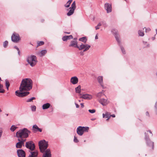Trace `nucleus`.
Wrapping results in <instances>:
<instances>
[{"mask_svg": "<svg viewBox=\"0 0 157 157\" xmlns=\"http://www.w3.org/2000/svg\"><path fill=\"white\" fill-rule=\"evenodd\" d=\"M121 50L122 53L124 54H125V50H124V48L122 47H121Z\"/></svg>", "mask_w": 157, "mask_h": 157, "instance_id": "41", "label": "nucleus"}, {"mask_svg": "<svg viewBox=\"0 0 157 157\" xmlns=\"http://www.w3.org/2000/svg\"><path fill=\"white\" fill-rule=\"evenodd\" d=\"M107 118H108L106 119L107 121H108L110 117H107Z\"/></svg>", "mask_w": 157, "mask_h": 157, "instance_id": "54", "label": "nucleus"}, {"mask_svg": "<svg viewBox=\"0 0 157 157\" xmlns=\"http://www.w3.org/2000/svg\"><path fill=\"white\" fill-rule=\"evenodd\" d=\"M6 115H7V116H8V114H6Z\"/></svg>", "mask_w": 157, "mask_h": 157, "instance_id": "60", "label": "nucleus"}, {"mask_svg": "<svg viewBox=\"0 0 157 157\" xmlns=\"http://www.w3.org/2000/svg\"><path fill=\"white\" fill-rule=\"evenodd\" d=\"M111 6L107 3H106L105 4V8L106 10L108 13L111 12Z\"/></svg>", "mask_w": 157, "mask_h": 157, "instance_id": "13", "label": "nucleus"}, {"mask_svg": "<svg viewBox=\"0 0 157 157\" xmlns=\"http://www.w3.org/2000/svg\"><path fill=\"white\" fill-rule=\"evenodd\" d=\"M111 117H115V115L114 114H112L111 115Z\"/></svg>", "mask_w": 157, "mask_h": 157, "instance_id": "48", "label": "nucleus"}, {"mask_svg": "<svg viewBox=\"0 0 157 157\" xmlns=\"http://www.w3.org/2000/svg\"><path fill=\"white\" fill-rule=\"evenodd\" d=\"M89 112L91 113H93L95 112L96 110L94 109H89L88 110Z\"/></svg>", "mask_w": 157, "mask_h": 157, "instance_id": "36", "label": "nucleus"}, {"mask_svg": "<svg viewBox=\"0 0 157 157\" xmlns=\"http://www.w3.org/2000/svg\"><path fill=\"white\" fill-rule=\"evenodd\" d=\"M66 33L68 34H69L70 33V32H66Z\"/></svg>", "mask_w": 157, "mask_h": 157, "instance_id": "55", "label": "nucleus"}, {"mask_svg": "<svg viewBox=\"0 0 157 157\" xmlns=\"http://www.w3.org/2000/svg\"><path fill=\"white\" fill-rule=\"evenodd\" d=\"M76 8V5L75 2L74 1L71 5V7L69 8L70 9L68 13H67V15L68 16H70L72 15Z\"/></svg>", "mask_w": 157, "mask_h": 157, "instance_id": "7", "label": "nucleus"}, {"mask_svg": "<svg viewBox=\"0 0 157 157\" xmlns=\"http://www.w3.org/2000/svg\"><path fill=\"white\" fill-rule=\"evenodd\" d=\"M30 132L25 128L19 130L16 133V136L21 139L27 138Z\"/></svg>", "mask_w": 157, "mask_h": 157, "instance_id": "2", "label": "nucleus"}, {"mask_svg": "<svg viewBox=\"0 0 157 157\" xmlns=\"http://www.w3.org/2000/svg\"><path fill=\"white\" fill-rule=\"evenodd\" d=\"M31 109L33 111H35L36 109V107L35 106H31Z\"/></svg>", "mask_w": 157, "mask_h": 157, "instance_id": "39", "label": "nucleus"}, {"mask_svg": "<svg viewBox=\"0 0 157 157\" xmlns=\"http://www.w3.org/2000/svg\"><path fill=\"white\" fill-rule=\"evenodd\" d=\"M27 62L32 67L34 66L37 62L36 57L34 56H31L28 57Z\"/></svg>", "mask_w": 157, "mask_h": 157, "instance_id": "3", "label": "nucleus"}, {"mask_svg": "<svg viewBox=\"0 0 157 157\" xmlns=\"http://www.w3.org/2000/svg\"><path fill=\"white\" fill-rule=\"evenodd\" d=\"M2 111V110L0 109V112H1Z\"/></svg>", "mask_w": 157, "mask_h": 157, "instance_id": "57", "label": "nucleus"}, {"mask_svg": "<svg viewBox=\"0 0 157 157\" xmlns=\"http://www.w3.org/2000/svg\"><path fill=\"white\" fill-rule=\"evenodd\" d=\"M98 38V34H97L95 37V39H97Z\"/></svg>", "mask_w": 157, "mask_h": 157, "instance_id": "46", "label": "nucleus"}, {"mask_svg": "<svg viewBox=\"0 0 157 157\" xmlns=\"http://www.w3.org/2000/svg\"><path fill=\"white\" fill-rule=\"evenodd\" d=\"M39 146L41 152L43 153L48 147V142L45 140H41L39 142Z\"/></svg>", "mask_w": 157, "mask_h": 157, "instance_id": "4", "label": "nucleus"}, {"mask_svg": "<svg viewBox=\"0 0 157 157\" xmlns=\"http://www.w3.org/2000/svg\"><path fill=\"white\" fill-rule=\"evenodd\" d=\"M97 79L98 82L99 83L101 86L103 88H105V87L103 85V77L102 76H99L97 78Z\"/></svg>", "mask_w": 157, "mask_h": 157, "instance_id": "16", "label": "nucleus"}, {"mask_svg": "<svg viewBox=\"0 0 157 157\" xmlns=\"http://www.w3.org/2000/svg\"><path fill=\"white\" fill-rule=\"evenodd\" d=\"M81 106L82 108H83L84 107L83 103H81Z\"/></svg>", "mask_w": 157, "mask_h": 157, "instance_id": "47", "label": "nucleus"}, {"mask_svg": "<svg viewBox=\"0 0 157 157\" xmlns=\"http://www.w3.org/2000/svg\"><path fill=\"white\" fill-rule=\"evenodd\" d=\"M80 98L90 100L92 98V96L89 94H86L82 95Z\"/></svg>", "mask_w": 157, "mask_h": 157, "instance_id": "12", "label": "nucleus"}, {"mask_svg": "<svg viewBox=\"0 0 157 157\" xmlns=\"http://www.w3.org/2000/svg\"><path fill=\"white\" fill-rule=\"evenodd\" d=\"M79 40L80 41L86 43V42L87 40L85 37H83L79 38Z\"/></svg>", "mask_w": 157, "mask_h": 157, "instance_id": "29", "label": "nucleus"}, {"mask_svg": "<svg viewBox=\"0 0 157 157\" xmlns=\"http://www.w3.org/2000/svg\"><path fill=\"white\" fill-rule=\"evenodd\" d=\"M104 96L106 97V96L105 95L104 92H99L97 94V97L99 99L100 98H101L103 97Z\"/></svg>", "mask_w": 157, "mask_h": 157, "instance_id": "19", "label": "nucleus"}, {"mask_svg": "<svg viewBox=\"0 0 157 157\" xmlns=\"http://www.w3.org/2000/svg\"><path fill=\"white\" fill-rule=\"evenodd\" d=\"M138 34L140 36H143L144 35V34L143 32H141L140 31H138Z\"/></svg>", "mask_w": 157, "mask_h": 157, "instance_id": "37", "label": "nucleus"}, {"mask_svg": "<svg viewBox=\"0 0 157 157\" xmlns=\"http://www.w3.org/2000/svg\"><path fill=\"white\" fill-rule=\"evenodd\" d=\"M151 145L152 146V149H153V148H154V144H153V143H151Z\"/></svg>", "mask_w": 157, "mask_h": 157, "instance_id": "50", "label": "nucleus"}, {"mask_svg": "<svg viewBox=\"0 0 157 157\" xmlns=\"http://www.w3.org/2000/svg\"><path fill=\"white\" fill-rule=\"evenodd\" d=\"M111 117V114L110 113H108V112H106V113L104 114H103V118L104 117H106V118H107V117Z\"/></svg>", "mask_w": 157, "mask_h": 157, "instance_id": "25", "label": "nucleus"}, {"mask_svg": "<svg viewBox=\"0 0 157 157\" xmlns=\"http://www.w3.org/2000/svg\"><path fill=\"white\" fill-rule=\"evenodd\" d=\"M17 128V127L14 125H13L11 127L10 129L13 132Z\"/></svg>", "mask_w": 157, "mask_h": 157, "instance_id": "33", "label": "nucleus"}, {"mask_svg": "<svg viewBox=\"0 0 157 157\" xmlns=\"http://www.w3.org/2000/svg\"><path fill=\"white\" fill-rule=\"evenodd\" d=\"M8 42L7 41H6L4 42L3 43V46L5 48L6 47V46L8 44Z\"/></svg>", "mask_w": 157, "mask_h": 157, "instance_id": "38", "label": "nucleus"}, {"mask_svg": "<svg viewBox=\"0 0 157 157\" xmlns=\"http://www.w3.org/2000/svg\"><path fill=\"white\" fill-rule=\"evenodd\" d=\"M85 45L81 44L80 46H77V48H78L79 50H82L85 48Z\"/></svg>", "mask_w": 157, "mask_h": 157, "instance_id": "27", "label": "nucleus"}, {"mask_svg": "<svg viewBox=\"0 0 157 157\" xmlns=\"http://www.w3.org/2000/svg\"><path fill=\"white\" fill-rule=\"evenodd\" d=\"M11 40L13 42L17 43L20 40V38L18 34L14 33L11 36Z\"/></svg>", "mask_w": 157, "mask_h": 157, "instance_id": "6", "label": "nucleus"}, {"mask_svg": "<svg viewBox=\"0 0 157 157\" xmlns=\"http://www.w3.org/2000/svg\"><path fill=\"white\" fill-rule=\"evenodd\" d=\"M79 102H80V100H79Z\"/></svg>", "mask_w": 157, "mask_h": 157, "instance_id": "59", "label": "nucleus"}, {"mask_svg": "<svg viewBox=\"0 0 157 157\" xmlns=\"http://www.w3.org/2000/svg\"><path fill=\"white\" fill-rule=\"evenodd\" d=\"M43 157H51V151L49 149H47L43 154Z\"/></svg>", "mask_w": 157, "mask_h": 157, "instance_id": "14", "label": "nucleus"}, {"mask_svg": "<svg viewBox=\"0 0 157 157\" xmlns=\"http://www.w3.org/2000/svg\"><path fill=\"white\" fill-rule=\"evenodd\" d=\"M33 130L34 132H36L37 131H39L40 132H42V129L39 128L36 125H33Z\"/></svg>", "mask_w": 157, "mask_h": 157, "instance_id": "17", "label": "nucleus"}, {"mask_svg": "<svg viewBox=\"0 0 157 157\" xmlns=\"http://www.w3.org/2000/svg\"><path fill=\"white\" fill-rule=\"evenodd\" d=\"M74 142L75 143H77L78 142V140L77 137H76L75 136L74 137Z\"/></svg>", "mask_w": 157, "mask_h": 157, "instance_id": "40", "label": "nucleus"}, {"mask_svg": "<svg viewBox=\"0 0 157 157\" xmlns=\"http://www.w3.org/2000/svg\"><path fill=\"white\" fill-rule=\"evenodd\" d=\"M99 102L103 106L107 105L109 103V101L107 98H100L99 99Z\"/></svg>", "mask_w": 157, "mask_h": 157, "instance_id": "10", "label": "nucleus"}, {"mask_svg": "<svg viewBox=\"0 0 157 157\" xmlns=\"http://www.w3.org/2000/svg\"><path fill=\"white\" fill-rule=\"evenodd\" d=\"M155 107L156 109V113H157V103L156 104V105H155Z\"/></svg>", "mask_w": 157, "mask_h": 157, "instance_id": "49", "label": "nucleus"}, {"mask_svg": "<svg viewBox=\"0 0 157 157\" xmlns=\"http://www.w3.org/2000/svg\"><path fill=\"white\" fill-rule=\"evenodd\" d=\"M18 140L19 142L17 143L16 145V147L17 148H21L22 147V146H24V142L26 140V139H18Z\"/></svg>", "mask_w": 157, "mask_h": 157, "instance_id": "9", "label": "nucleus"}, {"mask_svg": "<svg viewBox=\"0 0 157 157\" xmlns=\"http://www.w3.org/2000/svg\"><path fill=\"white\" fill-rule=\"evenodd\" d=\"M89 129L88 127L79 126L77 128V133L78 135L82 136L84 132H88Z\"/></svg>", "mask_w": 157, "mask_h": 157, "instance_id": "5", "label": "nucleus"}, {"mask_svg": "<svg viewBox=\"0 0 157 157\" xmlns=\"http://www.w3.org/2000/svg\"><path fill=\"white\" fill-rule=\"evenodd\" d=\"M44 43L43 41H40L37 42V46H40L43 45Z\"/></svg>", "mask_w": 157, "mask_h": 157, "instance_id": "34", "label": "nucleus"}, {"mask_svg": "<svg viewBox=\"0 0 157 157\" xmlns=\"http://www.w3.org/2000/svg\"><path fill=\"white\" fill-rule=\"evenodd\" d=\"M101 25V24L100 23H99L97 25V26H100Z\"/></svg>", "mask_w": 157, "mask_h": 157, "instance_id": "51", "label": "nucleus"}, {"mask_svg": "<svg viewBox=\"0 0 157 157\" xmlns=\"http://www.w3.org/2000/svg\"><path fill=\"white\" fill-rule=\"evenodd\" d=\"M91 120H94V119H92Z\"/></svg>", "mask_w": 157, "mask_h": 157, "instance_id": "58", "label": "nucleus"}, {"mask_svg": "<svg viewBox=\"0 0 157 157\" xmlns=\"http://www.w3.org/2000/svg\"><path fill=\"white\" fill-rule=\"evenodd\" d=\"M73 38L72 35L65 36L62 38V40L63 41H67V40L70 39H72Z\"/></svg>", "mask_w": 157, "mask_h": 157, "instance_id": "20", "label": "nucleus"}, {"mask_svg": "<svg viewBox=\"0 0 157 157\" xmlns=\"http://www.w3.org/2000/svg\"><path fill=\"white\" fill-rule=\"evenodd\" d=\"M5 84H6V88L8 90V89H9V87L10 86V83H9V82L7 80H6Z\"/></svg>", "mask_w": 157, "mask_h": 157, "instance_id": "31", "label": "nucleus"}, {"mask_svg": "<svg viewBox=\"0 0 157 157\" xmlns=\"http://www.w3.org/2000/svg\"><path fill=\"white\" fill-rule=\"evenodd\" d=\"M47 51L46 50H43L41 51L38 54L40 56H42L46 53Z\"/></svg>", "mask_w": 157, "mask_h": 157, "instance_id": "22", "label": "nucleus"}, {"mask_svg": "<svg viewBox=\"0 0 157 157\" xmlns=\"http://www.w3.org/2000/svg\"><path fill=\"white\" fill-rule=\"evenodd\" d=\"M85 49L83 50V52H85L88 50L90 47V45L86 44L85 45Z\"/></svg>", "mask_w": 157, "mask_h": 157, "instance_id": "30", "label": "nucleus"}, {"mask_svg": "<svg viewBox=\"0 0 157 157\" xmlns=\"http://www.w3.org/2000/svg\"><path fill=\"white\" fill-rule=\"evenodd\" d=\"M32 81L29 78L23 79L21 82L19 87V91L17 90L15 92L16 95L19 97H24L28 95L29 93L28 92H22L25 91L29 90L32 87Z\"/></svg>", "mask_w": 157, "mask_h": 157, "instance_id": "1", "label": "nucleus"}, {"mask_svg": "<svg viewBox=\"0 0 157 157\" xmlns=\"http://www.w3.org/2000/svg\"><path fill=\"white\" fill-rule=\"evenodd\" d=\"M77 44L76 41H72L71 43V44L70 45V46H73L77 48Z\"/></svg>", "mask_w": 157, "mask_h": 157, "instance_id": "23", "label": "nucleus"}, {"mask_svg": "<svg viewBox=\"0 0 157 157\" xmlns=\"http://www.w3.org/2000/svg\"><path fill=\"white\" fill-rule=\"evenodd\" d=\"M38 155V151H32L31 152L29 157H37Z\"/></svg>", "mask_w": 157, "mask_h": 157, "instance_id": "18", "label": "nucleus"}, {"mask_svg": "<svg viewBox=\"0 0 157 157\" xmlns=\"http://www.w3.org/2000/svg\"><path fill=\"white\" fill-rule=\"evenodd\" d=\"M5 92V90L3 89V86H0V93H3Z\"/></svg>", "mask_w": 157, "mask_h": 157, "instance_id": "32", "label": "nucleus"}, {"mask_svg": "<svg viewBox=\"0 0 157 157\" xmlns=\"http://www.w3.org/2000/svg\"><path fill=\"white\" fill-rule=\"evenodd\" d=\"M75 105L76 106V107L77 108H78L79 107V105L75 103Z\"/></svg>", "mask_w": 157, "mask_h": 157, "instance_id": "45", "label": "nucleus"}, {"mask_svg": "<svg viewBox=\"0 0 157 157\" xmlns=\"http://www.w3.org/2000/svg\"><path fill=\"white\" fill-rule=\"evenodd\" d=\"M17 152L18 157H25V153L23 150H18Z\"/></svg>", "mask_w": 157, "mask_h": 157, "instance_id": "11", "label": "nucleus"}, {"mask_svg": "<svg viewBox=\"0 0 157 157\" xmlns=\"http://www.w3.org/2000/svg\"><path fill=\"white\" fill-rule=\"evenodd\" d=\"M145 134H146V136L147 138L149 136H152V134L150 131H147V132L145 133Z\"/></svg>", "mask_w": 157, "mask_h": 157, "instance_id": "24", "label": "nucleus"}, {"mask_svg": "<svg viewBox=\"0 0 157 157\" xmlns=\"http://www.w3.org/2000/svg\"><path fill=\"white\" fill-rule=\"evenodd\" d=\"M78 78L76 76L72 77L70 80L71 82L73 84H76L78 83Z\"/></svg>", "mask_w": 157, "mask_h": 157, "instance_id": "15", "label": "nucleus"}, {"mask_svg": "<svg viewBox=\"0 0 157 157\" xmlns=\"http://www.w3.org/2000/svg\"><path fill=\"white\" fill-rule=\"evenodd\" d=\"M156 34H157V29H156Z\"/></svg>", "mask_w": 157, "mask_h": 157, "instance_id": "56", "label": "nucleus"}, {"mask_svg": "<svg viewBox=\"0 0 157 157\" xmlns=\"http://www.w3.org/2000/svg\"><path fill=\"white\" fill-rule=\"evenodd\" d=\"M50 106V105L49 103H47L44 104L42 105V108L43 109H45L48 108Z\"/></svg>", "mask_w": 157, "mask_h": 157, "instance_id": "21", "label": "nucleus"}, {"mask_svg": "<svg viewBox=\"0 0 157 157\" xmlns=\"http://www.w3.org/2000/svg\"><path fill=\"white\" fill-rule=\"evenodd\" d=\"M14 48L17 50V51H18V53L19 54L20 51L19 50V49L17 47V46H15V47H14Z\"/></svg>", "mask_w": 157, "mask_h": 157, "instance_id": "42", "label": "nucleus"}, {"mask_svg": "<svg viewBox=\"0 0 157 157\" xmlns=\"http://www.w3.org/2000/svg\"><path fill=\"white\" fill-rule=\"evenodd\" d=\"M146 32H149L150 30V29L149 28H147L145 29Z\"/></svg>", "mask_w": 157, "mask_h": 157, "instance_id": "43", "label": "nucleus"}, {"mask_svg": "<svg viewBox=\"0 0 157 157\" xmlns=\"http://www.w3.org/2000/svg\"><path fill=\"white\" fill-rule=\"evenodd\" d=\"M146 114L147 115H149V113H148V112H146Z\"/></svg>", "mask_w": 157, "mask_h": 157, "instance_id": "53", "label": "nucleus"}, {"mask_svg": "<svg viewBox=\"0 0 157 157\" xmlns=\"http://www.w3.org/2000/svg\"><path fill=\"white\" fill-rule=\"evenodd\" d=\"M72 1V0H69L66 4L65 5V6L66 7H69L71 2Z\"/></svg>", "mask_w": 157, "mask_h": 157, "instance_id": "28", "label": "nucleus"}, {"mask_svg": "<svg viewBox=\"0 0 157 157\" xmlns=\"http://www.w3.org/2000/svg\"><path fill=\"white\" fill-rule=\"evenodd\" d=\"M35 99H36V98L35 97H32L31 98L27 100V102H31V101H32L33 100H35Z\"/></svg>", "mask_w": 157, "mask_h": 157, "instance_id": "35", "label": "nucleus"}, {"mask_svg": "<svg viewBox=\"0 0 157 157\" xmlns=\"http://www.w3.org/2000/svg\"><path fill=\"white\" fill-rule=\"evenodd\" d=\"M98 26H96L95 27V29L96 30H97L98 29H99V28L98 27Z\"/></svg>", "mask_w": 157, "mask_h": 157, "instance_id": "52", "label": "nucleus"}, {"mask_svg": "<svg viewBox=\"0 0 157 157\" xmlns=\"http://www.w3.org/2000/svg\"><path fill=\"white\" fill-rule=\"evenodd\" d=\"M115 37H116V40H117V41L119 43L120 42V41H119V38L118 37V36H115Z\"/></svg>", "mask_w": 157, "mask_h": 157, "instance_id": "44", "label": "nucleus"}, {"mask_svg": "<svg viewBox=\"0 0 157 157\" xmlns=\"http://www.w3.org/2000/svg\"><path fill=\"white\" fill-rule=\"evenodd\" d=\"M25 147L26 148L32 151L33 150L35 147L34 144L32 141H29L26 142Z\"/></svg>", "mask_w": 157, "mask_h": 157, "instance_id": "8", "label": "nucleus"}, {"mask_svg": "<svg viewBox=\"0 0 157 157\" xmlns=\"http://www.w3.org/2000/svg\"><path fill=\"white\" fill-rule=\"evenodd\" d=\"M76 92L77 93H79L81 92V86H78L77 87L75 88Z\"/></svg>", "mask_w": 157, "mask_h": 157, "instance_id": "26", "label": "nucleus"}]
</instances>
